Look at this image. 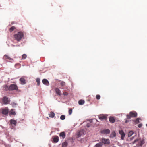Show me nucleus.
I'll list each match as a JSON object with an SVG mask.
<instances>
[{"mask_svg":"<svg viewBox=\"0 0 147 147\" xmlns=\"http://www.w3.org/2000/svg\"><path fill=\"white\" fill-rule=\"evenodd\" d=\"M24 33L22 32H19L13 35V37L18 42L20 41L24 37Z\"/></svg>","mask_w":147,"mask_h":147,"instance_id":"1","label":"nucleus"},{"mask_svg":"<svg viewBox=\"0 0 147 147\" xmlns=\"http://www.w3.org/2000/svg\"><path fill=\"white\" fill-rule=\"evenodd\" d=\"M137 116V113L134 111L130 112L129 114H127L126 115L127 119H130L131 117H136Z\"/></svg>","mask_w":147,"mask_h":147,"instance_id":"2","label":"nucleus"},{"mask_svg":"<svg viewBox=\"0 0 147 147\" xmlns=\"http://www.w3.org/2000/svg\"><path fill=\"white\" fill-rule=\"evenodd\" d=\"M100 141H101L100 142H102V144H109L110 143V140L109 139L102 138Z\"/></svg>","mask_w":147,"mask_h":147,"instance_id":"3","label":"nucleus"},{"mask_svg":"<svg viewBox=\"0 0 147 147\" xmlns=\"http://www.w3.org/2000/svg\"><path fill=\"white\" fill-rule=\"evenodd\" d=\"M18 87L16 85L14 84H11L9 86V90H17Z\"/></svg>","mask_w":147,"mask_h":147,"instance_id":"4","label":"nucleus"},{"mask_svg":"<svg viewBox=\"0 0 147 147\" xmlns=\"http://www.w3.org/2000/svg\"><path fill=\"white\" fill-rule=\"evenodd\" d=\"M100 132L103 134H107L109 133L110 131L109 129H102L100 131Z\"/></svg>","mask_w":147,"mask_h":147,"instance_id":"5","label":"nucleus"},{"mask_svg":"<svg viewBox=\"0 0 147 147\" xmlns=\"http://www.w3.org/2000/svg\"><path fill=\"white\" fill-rule=\"evenodd\" d=\"M98 117L99 119L101 121H106L107 120V116L103 115H99Z\"/></svg>","mask_w":147,"mask_h":147,"instance_id":"6","label":"nucleus"},{"mask_svg":"<svg viewBox=\"0 0 147 147\" xmlns=\"http://www.w3.org/2000/svg\"><path fill=\"white\" fill-rule=\"evenodd\" d=\"M119 134L121 135V138L122 140H123L125 136V134L122 130H119Z\"/></svg>","mask_w":147,"mask_h":147,"instance_id":"7","label":"nucleus"},{"mask_svg":"<svg viewBox=\"0 0 147 147\" xmlns=\"http://www.w3.org/2000/svg\"><path fill=\"white\" fill-rule=\"evenodd\" d=\"M9 112V110L7 108H5L2 110V113L4 115L7 114Z\"/></svg>","mask_w":147,"mask_h":147,"instance_id":"8","label":"nucleus"},{"mask_svg":"<svg viewBox=\"0 0 147 147\" xmlns=\"http://www.w3.org/2000/svg\"><path fill=\"white\" fill-rule=\"evenodd\" d=\"M3 102L4 104H8V98L6 96L3 97Z\"/></svg>","mask_w":147,"mask_h":147,"instance_id":"9","label":"nucleus"},{"mask_svg":"<svg viewBox=\"0 0 147 147\" xmlns=\"http://www.w3.org/2000/svg\"><path fill=\"white\" fill-rule=\"evenodd\" d=\"M42 82L43 83L47 86H49V83L48 80L46 79H43Z\"/></svg>","mask_w":147,"mask_h":147,"instance_id":"10","label":"nucleus"},{"mask_svg":"<svg viewBox=\"0 0 147 147\" xmlns=\"http://www.w3.org/2000/svg\"><path fill=\"white\" fill-rule=\"evenodd\" d=\"M55 90L56 94L60 96L61 95V93L60 90L58 88H56Z\"/></svg>","mask_w":147,"mask_h":147,"instance_id":"11","label":"nucleus"},{"mask_svg":"<svg viewBox=\"0 0 147 147\" xmlns=\"http://www.w3.org/2000/svg\"><path fill=\"white\" fill-rule=\"evenodd\" d=\"M60 84L62 86V87L61 88L63 89H65V83L63 81H62L60 82Z\"/></svg>","mask_w":147,"mask_h":147,"instance_id":"12","label":"nucleus"},{"mask_svg":"<svg viewBox=\"0 0 147 147\" xmlns=\"http://www.w3.org/2000/svg\"><path fill=\"white\" fill-rule=\"evenodd\" d=\"M21 82V84H24L26 83V81L24 78H21L20 79Z\"/></svg>","mask_w":147,"mask_h":147,"instance_id":"13","label":"nucleus"},{"mask_svg":"<svg viewBox=\"0 0 147 147\" xmlns=\"http://www.w3.org/2000/svg\"><path fill=\"white\" fill-rule=\"evenodd\" d=\"M59 140V137L58 136H55L53 138V141L55 143H57L58 141Z\"/></svg>","mask_w":147,"mask_h":147,"instance_id":"14","label":"nucleus"},{"mask_svg":"<svg viewBox=\"0 0 147 147\" xmlns=\"http://www.w3.org/2000/svg\"><path fill=\"white\" fill-rule=\"evenodd\" d=\"M10 123L11 125L13 124L15 126L17 123V122L14 120L11 119L10 120Z\"/></svg>","mask_w":147,"mask_h":147,"instance_id":"15","label":"nucleus"},{"mask_svg":"<svg viewBox=\"0 0 147 147\" xmlns=\"http://www.w3.org/2000/svg\"><path fill=\"white\" fill-rule=\"evenodd\" d=\"M54 113L52 111H51L49 114V117L51 118H53L55 116Z\"/></svg>","mask_w":147,"mask_h":147,"instance_id":"16","label":"nucleus"},{"mask_svg":"<svg viewBox=\"0 0 147 147\" xmlns=\"http://www.w3.org/2000/svg\"><path fill=\"white\" fill-rule=\"evenodd\" d=\"M102 143L100 142L96 144L94 147H102Z\"/></svg>","mask_w":147,"mask_h":147,"instance_id":"17","label":"nucleus"},{"mask_svg":"<svg viewBox=\"0 0 147 147\" xmlns=\"http://www.w3.org/2000/svg\"><path fill=\"white\" fill-rule=\"evenodd\" d=\"M10 114L11 115H15L16 113L15 111V110L13 109H11L10 112Z\"/></svg>","mask_w":147,"mask_h":147,"instance_id":"18","label":"nucleus"},{"mask_svg":"<svg viewBox=\"0 0 147 147\" xmlns=\"http://www.w3.org/2000/svg\"><path fill=\"white\" fill-rule=\"evenodd\" d=\"M3 59L5 60L6 59H9V60H11V59L7 55H5L3 57Z\"/></svg>","mask_w":147,"mask_h":147,"instance_id":"19","label":"nucleus"},{"mask_svg":"<svg viewBox=\"0 0 147 147\" xmlns=\"http://www.w3.org/2000/svg\"><path fill=\"white\" fill-rule=\"evenodd\" d=\"M3 89L4 90L7 91L9 90V87H8V86L7 85H5L3 86Z\"/></svg>","mask_w":147,"mask_h":147,"instance_id":"20","label":"nucleus"},{"mask_svg":"<svg viewBox=\"0 0 147 147\" xmlns=\"http://www.w3.org/2000/svg\"><path fill=\"white\" fill-rule=\"evenodd\" d=\"M59 136L60 137H62L63 139H64L65 137V135L64 132H62L60 133Z\"/></svg>","mask_w":147,"mask_h":147,"instance_id":"21","label":"nucleus"},{"mask_svg":"<svg viewBox=\"0 0 147 147\" xmlns=\"http://www.w3.org/2000/svg\"><path fill=\"white\" fill-rule=\"evenodd\" d=\"M116 119L115 117H111V123H113L115 122Z\"/></svg>","mask_w":147,"mask_h":147,"instance_id":"22","label":"nucleus"},{"mask_svg":"<svg viewBox=\"0 0 147 147\" xmlns=\"http://www.w3.org/2000/svg\"><path fill=\"white\" fill-rule=\"evenodd\" d=\"M83 131H79L77 133V135L78 137H80L83 134Z\"/></svg>","mask_w":147,"mask_h":147,"instance_id":"23","label":"nucleus"},{"mask_svg":"<svg viewBox=\"0 0 147 147\" xmlns=\"http://www.w3.org/2000/svg\"><path fill=\"white\" fill-rule=\"evenodd\" d=\"M62 147H67L68 145V143L67 142H65L62 144Z\"/></svg>","mask_w":147,"mask_h":147,"instance_id":"24","label":"nucleus"},{"mask_svg":"<svg viewBox=\"0 0 147 147\" xmlns=\"http://www.w3.org/2000/svg\"><path fill=\"white\" fill-rule=\"evenodd\" d=\"M85 102V101L83 100H81L79 101L78 104L80 105H83Z\"/></svg>","mask_w":147,"mask_h":147,"instance_id":"25","label":"nucleus"},{"mask_svg":"<svg viewBox=\"0 0 147 147\" xmlns=\"http://www.w3.org/2000/svg\"><path fill=\"white\" fill-rule=\"evenodd\" d=\"M36 81L37 83V85L38 86H39L40 83V79L38 78H37L36 79Z\"/></svg>","mask_w":147,"mask_h":147,"instance_id":"26","label":"nucleus"},{"mask_svg":"<svg viewBox=\"0 0 147 147\" xmlns=\"http://www.w3.org/2000/svg\"><path fill=\"white\" fill-rule=\"evenodd\" d=\"M16 29V28L14 26H13L10 28L9 30L10 32H12Z\"/></svg>","mask_w":147,"mask_h":147,"instance_id":"27","label":"nucleus"},{"mask_svg":"<svg viewBox=\"0 0 147 147\" xmlns=\"http://www.w3.org/2000/svg\"><path fill=\"white\" fill-rule=\"evenodd\" d=\"M134 132L132 131H131L129 132L128 134V137L131 136L133 134Z\"/></svg>","mask_w":147,"mask_h":147,"instance_id":"28","label":"nucleus"},{"mask_svg":"<svg viewBox=\"0 0 147 147\" xmlns=\"http://www.w3.org/2000/svg\"><path fill=\"white\" fill-rule=\"evenodd\" d=\"M116 136V133L114 131H113L112 132L111 134V136L112 137H115Z\"/></svg>","mask_w":147,"mask_h":147,"instance_id":"29","label":"nucleus"},{"mask_svg":"<svg viewBox=\"0 0 147 147\" xmlns=\"http://www.w3.org/2000/svg\"><path fill=\"white\" fill-rule=\"evenodd\" d=\"M27 55L26 54H24L22 55V59H25Z\"/></svg>","mask_w":147,"mask_h":147,"instance_id":"30","label":"nucleus"},{"mask_svg":"<svg viewBox=\"0 0 147 147\" xmlns=\"http://www.w3.org/2000/svg\"><path fill=\"white\" fill-rule=\"evenodd\" d=\"M140 119L139 118H137L135 120V122L136 123L138 124L139 123V120Z\"/></svg>","mask_w":147,"mask_h":147,"instance_id":"31","label":"nucleus"},{"mask_svg":"<svg viewBox=\"0 0 147 147\" xmlns=\"http://www.w3.org/2000/svg\"><path fill=\"white\" fill-rule=\"evenodd\" d=\"M60 118L62 120H63L65 119V116L64 115H62L61 116Z\"/></svg>","mask_w":147,"mask_h":147,"instance_id":"32","label":"nucleus"},{"mask_svg":"<svg viewBox=\"0 0 147 147\" xmlns=\"http://www.w3.org/2000/svg\"><path fill=\"white\" fill-rule=\"evenodd\" d=\"M72 109H70L69 110V111H68L69 114V115H71L72 114Z\"/></svg>","mask_w":147,"mask_h":147,"instance_id":"33","label":"nucleus"},{"mask_svg":"<svg viewBox=\"0 0 147 147\" xmlns=\"http://www.w3.org/2000/svg\"><path fill=\"white\" fill-rule=\"evenodd\" d=\"M96 98L98 100H99L100 99V96L99 95H97L96 96Z\"/></svg>","mask_w":147,"mask_h":147,"instance_id":"34","label":"nucleus"},{"mask_svg":"<svg viewBox=\"0 0 147 147\" xmlns=\"http://www.w3.org/2000/svg\"><path fill=\"white\" fill-rule=\"evenodd\" d=\"M63 94L64 95L67 96L68 95V93L66 92H63Z\"/></svg>","mask_w":147,"mask_h":147,"instance_id":"35","label":"nucleus"},{"mask_svg":"<svg viewBox=\"0 0 147 147\" xmlns=\"http://www.w3.org/2000/svg\"><path fill=\"white\" fill-rule=\"evenodd\" d=\"M16 104H17L16 103L14 102L12 103V105L13 107L15 106Z\"/></svg>","mask_w":147,"mask_h":147,"instance_id":"36","label":"nucleus"},{"mask_svg":"<svg viewBox=\"0 0 147 147\" xmlns=\"http://www.w3.org/2000/svg\"><path fill=\"white\" fill-rule=\"evenodd\" d=\"M138 139H136L133 142V143L134 144L136 142H138Z\"/></svg>","mask_w":147,"mask_h":147,"instance_id":"37","label":"nucleus"},{"mask_svg":"<svg viewBox=\"0 0 147 147\" xmlns=\"http://www.w3.org/2000/svg\"><path fill=\"white\" fill-rule=\"evenodd\" d=\"M142 126V124H140L138 125V127L139 128H140Z\"/></svg>","mask_w":147,"mask_h":147,"instance_id":"38","label":"nucleus"},{"mask_svg":"<svg viewBox=\"0 0 147 147\" xmlns=\"http://www.w3.org/2000/svg\"><path fill=\"white\" fill-rule=\"evenodd\" d=\"M127 118L126 119H125V122L126 123H127L129 121L127 120Z\"/></svg>","mask_w":147,"mask_h":147,"instance_id":"39","label":"nucleus"},{"mask_svg":"<svg viewBox=\"0 0 147 147\" xmlns=\"http://www.w3.org/2000/svg\"><path fill=\"white\" fill-rule=\"evenodd\" d=\"M87 127H89V125L88 124H87L86 125Z\"/></svg>","mask_w":147,"mask_h":147,"instance_id":"40","label":"nucleus"},{"mask_svg":"<svg viewBox=\"0 0 147 147\" xmlns=\"http://www.w3.org/2000/svg\"><path fill=\"white\" fill-rule=\"evenodd\" d=\"M109 120L110 121V117L109 118Z\"/></svg>","mask_w":147,"mask_h":147,"instance_id":"41","label":"nucleus"},{"mask_svg":"<svg viewBox=\"0 0 147 147\" xmlns=\"http://www.w3.org/2000/svg\"><path fill=\"white\" fill-rule=\"evenodd\" d=\"M134 136L133 137L131 138V140L133 139V138H134Z\"/></svg>","mask_w":147,"mask_h":147,"instance_id":"42","label":"nucleus"},{"mask_svg":"<svg viewBox=\"0 0 147 147\" xmlns=\"http://www.w3.org/2000/svg\"><path fill=\"white\" fill-rule=\"evenodd\" d=\"M146 126H147V124H146Z\"/></svg>","mask_w":147,"mask_h":147,"instance_id":"43","label":"nucleus"}]
</instances>
